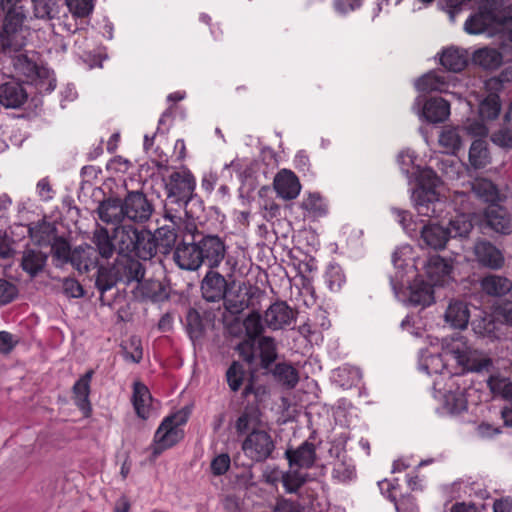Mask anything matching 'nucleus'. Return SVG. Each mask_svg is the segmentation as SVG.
<instances>
[{"label": "nucleus", "instance_id": "nucleus-1", "mask_svg": "<svg viewBox=\"0 0 512 512\" xmlns=\"http://www.w3.org/2000/svg\"><path fill=\"white\" fill-rule=\"evenodd\" d=\"M265 295L258 289L248 288L229 293L214 309L213 307H200L203 311V320H262V301Z\"/></svg>", "mask_w": 512, "mask_h": 512}, {"label": "nucleus", "instance_id": "nucleus-2", "mask_svg": "<svg viewBox=\"0 0 512 512\" xmlns=\"http://www.w3.org/2000/svg\"><path fill=\"white\" fill-rule=\"evenodd\" d=\"M119 256H135L141 260L152 259L157 251L156 235L147 229L132 225H119L114 229Z\"/></svg>", "mask_w": 512, "mask_h": 512}, {"label": "nucleus", "instance_id": "nucleus-3", "mask_svg": "<svg viewBox=\"0 0 512 512\" xmlns=\"http://www.w3.org/2000/svg\"><path fill=\"white\" fill-rule=\"evenodd\" d=\"M436 182L437 176L432 170L422 173L419 186L412 195L418 215L436 219L443 217L446 202L439 198L435 190Z\"/></svg>", "mask_w": 512, "mask_h": 512}, {"label": "nucleus", "instance_id": "nucleus-4", "mask_svg": "<svg viewBox=\"0 0 512 512\" xmlns=\"http://www.w3.org/2000/svg\"><path fill=\"white\" fill-rule=\"evenodd\" d=\"M196 179L189 171H176L169 176L166 184L167 197L164 209L171 208L174 212L184 209L193 199Z\"/></svg>", "mask_w": 512, "mask_h": 512}, {"label": "nucleus", "instance_id": "nucleus-5", "mask_svg": "<svg viewBox=\"0 0 512 512\" xmlns=\"http://www.w3.org/2000/svg\"><path fill=\"white\" fill-rule=\"evenodd\" d=\"M461 215L449 221V227L438 224H429L423 227L421 238L425 244L433 249H443L450 237H467L473 228L470 221Z\"/></svg>", "mask_w": 512, "mask_h": 512}, {"label": "nucleus", "instance_id": "nucleus-6", "mask_svg": "<svg viewBox=\"0 0 512 512\" xmlns=\"http://www.w3.org/2000/svg\"><path fill=\"white\" fill-rule=\"evenodd\" d=\"M189 415L190 409L185 407L163 420L154 436L155 445L152 452L154 456H158L163 450L174 446L183 438L184 432L180 426L187 422Z\"/></svg>", "mask_w": 512, "mask_h": 512}, {"label": "nucleus", "instance_id": "nucleus-7", "mask_svg": "<svg viewBox=\"0 0 512 512\" xmlns=\"http://www.w3.org/2000/svg\"><path fill=\"white\" fill-rule=\"evenodd\" d=\"M225 329L234 337L244 335L243 341L236 346V350L245 362L253 365L256 360L255 340L264 331L262 322H227Z\"/></svg>", "mask_w": 512, "mask_h": 512}, {"label": "nucleus", "instance_id": "nucleus-8", "mask_svg": "<svg viewBox=\"0 0 512 512\" xmlns=\"http://www.w3.org/2000/svg\"><path fill=\"white\" fill-rule=\"evenodd\" d=\"M317 269L314 260L308 262H300L297 267V278L300 295L303 297V302L306 307L317 306L315 317L325 320L330 316L329 310L332 309L330 305L327 307L318 305V296L313 286V279L309 276L310 273Z\"/></svg>", "mask_w": 512, "mask_h": 512}, {"label": "nucleus", "instance_id": "nucleus-9", "mask_svg": "<svg viewBox=\"0 0 512 512\" xmlns=\"http://www.w3.org/2000/svg\"><path fill=\"white\" fill-rule=\"evenodd\" d=\"M2 27L0 29V47L4 53L17 52L22 46L18 40V33L26 19L24 9L4 12Z\"/></svg>", "mask_w": 512, "mask_h": 512}, {"label": "nucleus", "instance_id": "nucleus-10", "mask_svg": "<svg viewBox=\"0 0 512 512\" xmlns=\"http://www.w3.org/2000/svg\"><path fill=\"white\" fill-rule=\"evenodd\" d=\"M122 200L125 219L129 222L145 224L153 215L154 205L142 191H127Z\"/></svg>", "mask_w": 512, "mask_h": 512}, {"label": "nucleus", "instance_id": "nucleus-11", "mask_svg": "<svg viewBox=\"0 0 512 512\" xmlns=\"http://www.w3.org/2000/svg\"><path fill=\"white\" fill-rule=\"evenodd\" d=\"M445 355L450 356L451 360H454L463 371L479 373L489 371L493 366L491 358L466 347L445 350Z\"/></svg>", "mask_w": 512, "mask_h": 512}, {"label": "nucleus", "instance_id": "nucleus-12", "mask_svg": "<svg viewBox=\"0 0 512 512\" xmlns=\"http://www.w3.org/2000/svg\"><path fill=\"white\" fill-rule=\"evenodd\" d=\"M275 449L271 435L263 430H253L242 443L245 455L255 462H264Z\"/></svg>", "mask_w": 512, "mask_h": 512}, {"label": "nucleus", "instance_id": "nucleus-13", "mask_svg": "<svg viewBox=\"0 0 512 512\" xmlns=\"http://www.w3.org/2000/svg\"><path fill=\"white\" fill-rule=\"evenodd\" d=\"M201 291L205 301L211 303V305H207V307H213L215 309L228 295L227 279L214 269H210L202 280Z\"/></svg>", "mask_w": 512, "mask_h": 512}, {"label": "nucleus", "instance_id": "nucleus-14", "mask_svg": "<svg viewBox=\"0 0 512 512\" xmlns=\"http://www.w3.org/2000/svg\"><path fill=\"white\" fill-rule=\"evenodd\" d=\"M503 23V17L492 4H484L465 22V31L469 34H481L494 25Z\"/></svg>", "mask_w": 512, "mask_h": 512}, {"label": "nucleus", "instance_id": "nucleus-15", "mask_svg": "<svg viewBox=\"0 0 512 512\" xmlns=\"http://www.w3.org/2000/svg\"><path fill=\"white\" fill-rule=\"evenodd\" d=\"M200 255L203 258V265H207L210 269L219 267L225 259L227 247L219 236L204 235L197 241Z\"/></svg>", "mask_w": 512, "mask_h": 512}, {"label": "nucleus", "instance_id": "nucleus-16", "mask_svg": "<svg viewBox=\"0 0 512 512\" xmlns=\"http://www.w3.org/2000/svg\"><path fill=\"white\" fill-rule=\"evenodd\" d=\"M197 242L181 241L175 248L173 259L179 268L195 271L203 265Z\"/></svg>", "mask_w": 512, "mask_h": 512}, {"label": "nucleus", "instance_id": "nucleus-17", "mask_svg": "<svg viewBox=\"0 0 512 512\" xmlns=\"http://www.w3.org/2000/svg\"><path fill=\"white\" fill-rule=\"evenodd\" d=\"M135 256H120L114 263V270L120 280L124 284L133 282L140 283L144 278L145 267Z\"/></svg>", "mask_w": 512, "mask_h": 512}, {"label": "nucleus", "instance_id": "nucleus-18", "mask_svg": "<svg viewBox=\"0 0 512 512\" xmlns=\"http://www.w3.org/2000/svg\"><path fill=\"white\" fill-rule=\"evenodd\" d=\"M453 266L451 261L439 256H430L425 264V274L433 286H444L451 280Z\"/></svg>", "mask_w": 512, "mask_h": 512}, {"label": "nucleus", "instance_id": "nucleus-19", "mask_svg": "<svg viewBox=\"0 0 512 512\" xmlns=\"http://www.w3.org/2000/svg\"><path fill=\"white\" fill-rule=\"evenodd\" d=\"M273 187L277 195L284 200L295 199L301 190L298 177L287 169H282L276 174Z\"/></svg>", "mask_w": 512, "mask_h": 512}, {"label": "nucleus", "instance_id": "nucleus-20", "mask_svg": "<svg viewBox=\"0 0 512 512\" xmlns=\"http://www.w3.org/2000/svg\"><path fill=\"white\" fill-rule=\"evenodd\" d=\"M96 213L98 218L108 225H119L126 220L123 200L119 197L111 196L102 200L96 209Z\"/></svg>", "mask_w": 512, "mask_h": 512}, {"label": "nucleus", "instance_id": "nucleus-21", "mask_svg": "<svg viewBox=\"0 0 512 512\" xmlns=\"http://www.w3.org/2000/svg\"><path fill=\"white\" fill-rule=\"evenodd\" d=\"M164 218L170 222L159 227L156 231L157 242L166 249H171L175 246L177 240L180 238L177 224L180 221V213L178 210L175 212L171 208L164 209Z\"/></svg>", "mask_w": 512, "mask_h": 512}, {"label": "nucleus", "instance_id": "nucleus-22", "mask_svg": "<svg viewBox=\"0 0 512 512\" xmlns=\"http://www.w3.org/2000/svg\"><path fill=\"white\" fill-rule=\"evenodd\" d=\"M474 254L482 266L500 269L504 264L502 252L489 241H478L474 246Z\"/></svg>", "mask_w": 512, "mask_h": 512}, {"label": "nucleus", "instance_id": "nucleus-23", "mask_svg": "<svg viewBox=\"0 0 512 512\" xmlns=\"http://www.w3.org/2000/svg\"><path fill=\"white\" fill-rule=\"evenodd\" d=\"M28 98L23 85L15 80H10L0 85V104L5 108H19Z\"/></svg>", "mask_w": 512, "mask_h": 512}, {"label": "nucleus", "instance_id": "nucleus-24", "mask_svg": "<svg viewBox=\"0 0 512 512\" xmlns=\"http://www.w3.org/2000/svg\"><path fill=\"white\" fill-rule=\"evenodd\" d=\"M68 264L79 273H88L91 269H95L98 264L97 255L93 246L80 245L73 249Z\"/></svg>", "mask_w": 512, "mask_h": 512}, {"label": "nucleus", "instance_id": "nucleus-25", "mask_svg": "<svg viewBox=\"0 0 512 512\" xmlns=\"http://www.w3.org/2000/svg\"><path fill=\"white\" fill-rule=\"evenodd\" d=\"M285 457L289 462V466H297L299 468H310L316 461L315 445L305 441L297 449H287Z\"/></svg>", "mask_w": 512, "mask_h": 512}, {"label": "nucleus", "instance_id": "nucleus-26", "mask_svg": "<svg viewBox=\"0 0 512 512\" xmlns=\"http://www.w3.org/2000/svg\"><path fill=\"white\" fill-rule=\"evenodd\" d=\"M91 241L95 246V255L98 254L102 258L109 259L115 252L118 253L114 235L110 236L108 230L99 224H96Z\"/></svg>", "mask_w": 512, "mask_h": 512}, {"label": "nucleus", "instance_id": "nucleus-27", "mask_svg": "<svg viewBox=\"0 0 512 512\" xmlns=\"http://www.w3.org/2000/svg\"><path fill=\"white\" fill-rule=\"evenodd\" d=\"M488 225L498 233L509 234L511 232V219L507 210L497 203L489 205L485 211Z\"/></svg>", "mask_w": 512, "mask_h": 512}, {"label": "nucleus", "instance_id": "nucleus-28", "mask_svg": "<svg viewBox=\"0 0 512 512\" xmlns=\"http://www.w3.org/2000/svg\"><path fill=\"white\" fill-rule=\"evenodd\" d=\"M47 260V254L41 250L27 249L22 255L21 268L31 278H34L45 269Z\"/></svg>", "mask_w": 512, "mask_h": 512}, {"label": "nucleus", "instance_id": "nucleus-29", "mask_svg": "<svg viewBox=\"0 0 512 512\" xmlns=\"http://www.w3.org/2000/svg\"><path fill=\"white\" fill-rule=\"evenodd\" d=\"M423 115L430 123L444 122L450 115V104L441 97H432L425 102Z\"/></svg>", "mask_w": 512, "mask_h": 512}, {"label": "nucleus", "instance_id": "nucleus-30", "mask_svg": "<svg viewBox=\"0 0 512 512\" xmlns=\"http://www.w3.org/2000/svg\"><path fill=\"white\" fill-rule=\"evenodd\" d=\"M450 87V82L448 81V77L444 75H439L434 72L427 73L420 77L416 82V88L420 92H440V93H448Z\"/></svg>", "mask_w": 512, "mask_h": 512}, {"label": "nucleus", "instance_id": "nucleus-31", "mask_svg": "<svg viewBox=\"0 0 512 512\" xmlns=\"http://www.w3.org/2000/svg\"><path fill=\"white\" fill-rule=\"evenodd\" d=\"M440 63L448 71L460 72L468 64V54L463 49L450 47L443 50Z\"/></svg>", "mask_w": 512, "mask_h": 512}, {"label": "nucleus", "instance_id": "nucleus-32", "mask_svg": "<svg viewBox=\"0 0 512 512\" xmlns=\"http://www.w3.org/2000/svg\"><path fill=\"white\" fill-rule=\"evenodd\" d=\"M433 285L428 282H415L410 287L409 303L417 307H427L434 303V290Z\"/></svg>", "mask_w": 512, "mask_h": 512}, {"label": "nucleus", "instance_id": "nucleus-33", "mask_svg": "<svg viewBox=\"0 0 512 512\" xmlns=\"http://www.w3.org/2000/svg\"><path fill=\"white\" fill-rule=\"evenodd\" d=\"M94 371L88 370L73 386V394L76 405L85 413L90 411V381Z\"/></svg>", "mask_w": 512, "mask_h": 512}, {"label": "nucleus", "instance_id": "nucleus-34", "mask_svg": "<svg viewBox=\"0 0 512 512\" xmlns=\"http://www.w3.org/2000/svg\"><path fill=\"white\" fill-rule=\"evenodd\" d=\"M472 60L486 70H496L503 62V55L496 48L484 47L473 53Z\"/></svg>", "mask_w": 512, "mask_h": 512}, {"label": "nucleus", "instance_id": "nucleus-35", "mask_svg": "<svg viewBox=\"0 0 512 512\" xmlns=\"http://www.w3.org/2000/svg\"><path fill=\"white\" fill-rule=\"evenodd\" d=\"M472 193L489 205L497 203L500 199L497 186L486 178H476L472 182Z\"/></svg>", "mask_w": 512, "mask_h": 512}, {"label": "nucleus", "instance_id": "nucleus-36", "mask_svg": "<svg viewBox=\"0 0 512 512\" xmlns=\"http://www.w3.org/2000/svg\"><path fill=\"white\" fill-rule=\"evenodd\" d=\"M297 310L290 307L286 301L276 300L266 306L262 320H296Z\"/></svg>", "mask_w": 512, "mask_h": 512}, {"label": "nucleus", "instance_id": "nucleus-37", "mask_svg": "<svg viewBox=\"0 0 512 512\" xmlns=\"http://www.w3.org/2000/svg\"><path fill=\"white\" fill-rule=\"evenodd\" d=\"M178 211L180 213V221L176 224L180 238H182L181 241L197 242L204 234L198 230L186 208L178 209Z\"/></svg>", "mask_w": 512, "mask_h": 512}, {"label": "nucleus", "instance_id": "nucleus-38", "mask_svg": "<svg viewBox=\"0 0 512 512\" xmlns=\"http://www.w3.org/2000/svg\"><path fill=\"white\" fill-rule=\"evenodd\" d=\"M138 288L143 298L150 300L152 303L168 300V293L159 280H141L138 284Z\"/></svg>", "mask_w": 512, "mask_h": 512}, {"label": "nucleus", "instance_id": "nucleus-39", "mask_svg": "<svg viewBox=\"0 0 512 512\" xmlns=\"http://www.w3.org/2000/svg\"><path fill=\"white\" fill-rule=\"evenodd\" d=\"M481 287L488 295L502 296L511 291L512 282L503 276L488 275L482 279Z\"/></svg>", "mask_w": 512, "mask_h": 512}, {"label": "nucleus", "instance_id": "nucleus-40", "mask_svg": "<svg viewBox=\"0 0 512 512\" xmlns=\"http://www.w3.org/2000/svg\"><path fill=\"white\" fill-rule=\"evenodd\" d=\"M490 161V153L485 140L476 139L469 150V162L475 169L484 168Z\"/></svg>", "mask_w": 512, "mask_h": 512}, {"label": "nucleus", "instance_id": "nucleus-41", "mask_svg": "<svg viewBox=\"0 0 512 512\" xmlns=\"http://www.w3.org/2000/svg\"><path fill=\"white\" fill-rule=\"evenodd\" d=\"M151 399V394L145 385L141 383L134 384L133 405L140 418L146 419L148 417Z\"/></svg>", "mask_w": 512, "mask_h": 512}, {"label": "nucleus", "instance_id": "nucleus-42", "mask_svg": "<svg viewBox=\"0 0 512 512\" xmlns=\"http://www.w3.org/2000/svg\"><path fill=\"white\" fill-rule=\"evenodd\" d=\"M12 64L18 74L30 79H35L39 76V67L37 63L26 53H19L13 56Z\"/></svg>", "mask_w": 512, "mask_h": 512}, {"label": "nucleus", "instance_id": "nucleus-43", "mask_svg": "<svg viewBox=\"0 0 512 512\" xmlns=\"http://www.w3.org/2000/svg\"><path fill=\"white\" fill-rule=\"evenodd\" d=\"M95 269H97L95 286L101 294L112 289L120 282L113 265L111 267L97 266Z\"/></svg>", "mask_w": 512, "mask_h": 512}, {"label": "nucleus", "instance_id": "nucleus-44", "mask_svg": "<svg viewBox=\"0 0 512 512\" xmlns=\"http://www.w3.org/2000/svg\"><path fill=\"white\" fill-rule=\"evenodd\" d=\"M501 111V100L498 94H488L479 104V115L482 120H494Z\"/></svg>", "mask_w": 512, "mask_h": 512}, {"label": "nucleus", "instance_id": "nucleus-45", "mask_svg": "<svg viewBox=\"0 0 512 512\" xmlns=\"http://www.w3.org/2000/svg\"><path fill=\"white\" fill-rule=\"evenodd\" d=\"M259 350L260 366L264 369H268L269 366L275 362L277 358L276 345L272 338L262 337L258 341V347L255 350Z\"/></svg>", "mask_w": 512, "mask_h": 512}, {"label": "nucleus", "instance_id": "nucleus-46", "mask_svg": "<svg viewBox=\"0 0 512 512\" xmlns=\"http://www.w3.org/2000/svg\"><path fill=\"white\" fill-rule=\"evenodd\" d=\"M259 423V412L256 408L246 407L235 423L238 434H244L250 429L256 430L255 427Z\"/></svg>", "mask_w": 512, "mask_h": 512}, {"label": "nucleus", "instance_id": "nucleus-47", "mask_svg": "<svg viewBox=\"0 0 512 512\" xmlns=\"http://www.w3.org/2000/svg\"><path fill=\"white\" fill-rule=\"evenodd\" d=\"M323 277L327 288L331 292L340 291L346 282L345 274L342 268L337 264L329 265Z\"/></svg>", "mask_w": 512, "mask_h": 512}, {"label": "nucleus", "instance_id": "nucleus-48", "mask_svg": "<svg viewBox=\"0 0 512 512\" xmlns=\"http://www.w3.org/2000/svg\"><path fill=\"white\" fill-rule=\"evenodd\" d=\"M470 317V304L462 299H453L446 309L444 320H469Z\"/></svg>", "mask_w": 512, "mask_h": 512}, {"label": "nucleus", "instance_id": "nucleus-49", "mask_svg": "<svg viewBox=\"0 0 512 512\" xmlns=\"http://www.w3.org/2000/svg\"><path fill=\"white\" fill-rule=\"evenodd\" d=\"M273 374L277 380L287 388H294L299 381L297 370L286 363L277 364L273 370Z\"/></svg>", "mask_w": 512, "mask_h": 512}, {"label": "nucleus", "instance_id": "nucleus-50", "mask_svg": "<svg viewBox=\"0 0 512 512\" xmlns=\"http://www.w3.org/2000/svg\"><path fill=\"white\" fill-rule=\"evenodd\" d=\"M51 251L55 260L61 264H68L73 252L71 245L63 236H56L51 245Z\"/></svg>", "mask_w": 512, "mask_h": 512}, {"label": "nucleus", "instance_id": "nucleus-51", "mask_svg": "<svg viewBox=\"0 0 512 512\" xmlns=\"http://www.w3.org/2000/svg\"><path fill=\"white\" fill-rule=\"evenodd\" d=\"M487 385L494 395H499L504 399H512V381L508 378L499 376H490Z\"/></svg>", "mask_w": 512, "mask_h": 512}, {"label": "nucleus", "instance_id": "nucleus-52", "mask_svg": "<svg viewBox=\"0 0 512 512\" xmlns=\"http://www.w3.org/2000/svg\"><path fill=\"white\" fill-rule=\"evenodd\" d=\"M439 143L448 153H455L461 146V136L457 128H444L439 137Z\"/></svg>", "mask_w": 512, "mask_h": 512}, {"label": "nucleus", "instance_id": "nucleus-53", "mask_svg": "<svg viewBox=\"0 0 512 512\" xmlns=\"http://www.w3.org/2000/svg\"><path fill=\"white\" fill-rule=\"evenodd\" d=\"M306 481L307 474H302L297 470H290L282 476L283 486L289 493H296Z\"/></svg>", "mask_w": 512, "mask_h": 512}, {"label": "nucleus", "instance_id": "nucleus-54", "mask_svg": "<svg viewBox=\"0 0 512 512\" xmlns=\"http://www.w3.org/2000/svg\"><path fill=\"white\" fill-rule=\"evenodd\" d=\"M303 208L314 216L320 217L327 213V205L324 199L317 193H311L303 201Z\"/></svg>", "mask_w": 512, "mask_h": 512}, {"label": "nucleus", "instance_id": "nucleus-55", "mask_svg": "<svg viewBox=\"0 0 512 512\" xmlns=\"http://www.w3.org/2000/svg\"><path fill=\"white\" fill-rule=\"evenodd\" d=\"M245 371L243 366L234 361L226 372V378L230 389L234 392L238 391L243 383Z\"/></svg>", "mask_w": 512, "mask_h": 512}, {"label": "nucleus", "instance_id": "nucleus-56", "mask_svg": "<svg viewBox=\"0 0 512 512\" xmlns=\"http://www.w3.org/2000/svg\"><path fill=\"white\" fill-rule=\"evenodd\" d=\"M450 359V356L445 355V351L441 354H431L425 358L422 363V368L429 374L440 373L446 367L444 361H448Z\"/></svg>", "mask_w": 512, "mask_h": 512}, {"label": "nucleus", "instance_id": "nucleus-57", "mask_svg": "<svg viewBox=\"0 0 512 512\" xmlns=\"http://www.w3.org/2000/svg\"><path fill=\"white\" fill-rule=\"evenodd\" d=\"M121 346L124 350V355L127 360H130L134 363L140 362L143 356V352L141 340L138 337L132 336L127 343L122 344Z\"/></svg>", "mask_w": 512, "mask_h": 512}, {"label": "nucleus", "instance_id": "nucleus-58", "mask_svg": "<svg viewBox=\"0 0 512 512\" xmlns=\"http://www.w3.org/2000/svg\"><path fill=\"white\" fill-rule=\"evenodd\" d=\"M491 140L504 148L512 147V122H505L504 125L491 136Z\"/></svg>", "mask_w": 512, "mask_h": 512}, {"label": "nucleus", "instance_id": "nucleus-59", "mask_svg": "<svg viewBox=\"0 0 512 512\" xmlns=\"http://www.w3.org/2000/svg\"><path fill=\"white\" fill-rule=\"evenodd\" d=\"M34 16L38 19H52L55 0H31Z\"/></svg>", "mask_w": 512, "mask_h": 512}, {"label": "nucleus", "instance_id": "nucleus-60", "mask_svg": "<svg viewBox=\"0 0 512 512\" xmlns=\"http://www.w3.org/2000/svg\"><path fill=\"white\" fill-rule=\"evenodd\" d=\"M69 11L78 18L87 17L93 9L92 0H66Z\"/></svg>", "mask_w": 512, "mask_h": 512}, {"label": "nucleus", "instance_id": "nucleus-61", "mask_svg": "<svg viewBox=\"0 0 512 512\" xmlns=\"http://www.w3.org/2000/svg\"><path fill=\"white\" fill-rule=\"evenodd\" d=\"M491 320H509L512 321V301L497 300L492 306Z\"/></svg>", "mask_w": 512, "mask_h": 512}, {"label": "nucleus", "instance_id": "nucleus-62", "mask_svg": "<svg viewBox=\"0 0 512 512\" xmlns=\"http://www.w3.org/2000/svg\"><path fill=\"white\" fill-rule=\"evenodd\" d=\"M447 405H451V412L459 413L466 409L467 401L464 397L463 390L451 392L445 396Z\"/></svg>", "mask_w": 512, "mask_h": 512}, {"label": "nucleus", "instance_id": "nucleus-63", "mask_svg": "<svg viewBox=\"0 0 512 512\" xmlns=\"http://www.w3.org/2000/svg\"><path fill=\"white\" fill-rule=\"evenodd\" d=\"M18 294L17 286L5 279H0V304H7Z\"/></svg>", "mask_w": 512, "mask_h": 512}, {"label": "nucleus", "instance_id": "nucleus-64", "mask_svg": "<svg viewBox=\"0 0 512 512\" xmlns=\"http://www.w3.org/2000/svg\"><path fill=\"white\" fill-rule=\"evenodd\" d=\"M229 467H230V457L226 453L216 456L211 461V465H210L211 471H212L213 475H215V476H220V475L225 474L228 471Z\"/></svg>", "mask_w": 512, "mask_h": 512}]
</instances>
